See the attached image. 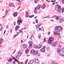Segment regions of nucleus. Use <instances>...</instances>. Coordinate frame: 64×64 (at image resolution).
<instances>
[{
    "instance_id": "obj_37",
    "label": "nucleus",
    "mask_w": 64,
    "mask_h": 64,
    "mask_svg": "<svg viewBox=\"0 0 64 64\" xmlns=\"http://www.w3.org/2000/svg\"><path fill=\"white\" fill-rule=\"evenodd\" d=\"M28 61V60L27 59L26 60V61L25 62V64H27V63Z\"/></svg>"
},
{
    "instance_id": "obj_63",
    "label": "nucleus",
    "mask_w": 64,
    "mask_h": 64,
    "mask_svg": "<svg viewBox=\"0 0 64 64\" xmlns=\"http://www.w3.org/2000/svg\"><path fill=\"white\" fill-rule=\"evenodd\" d=\"M46 1H47V2H50V1H48V0H46Z\"/></svg>"
},
{
    "instance_id": "obj_21",
    "label": "nucleus",
    "mask_w": 64,
    "mask_h": 64,
    "mask_svg": "<svg viewBox=\"0 0 64 64\" xmlns=\"http://www.w3.org/2000/svg\"><path fill=\"white\" fill-rule=\"evenodd\" d=\"M10 7H14V4H10Z\"/></svg>"
},
{
    "instance_id": "obj_58",
    "label": "nucleus",
    "mask_w": 64,
    "mask_h": 64,
    "mask_svg": "<svg viewBox=\"0 0 64 64\" xmlns=\"http://www.w3.org/2000/svg\"><path fill=\"white\" fill-rule=\"evenodd\" d=\"M13 63L14 64H16V63H15L14 62H13Z\"/></svg>"
},
{
    "instance_id": "obj_53",
    "label": "nucleus",
    "mask_w": 64,
    "mask_h": 64,
    "mask_svg": "<svg viewBox=\"0 0 64 64\" xmlns=\"http://www.w3.org/2000/svg\"><path fill=\"white\" fill-rule=\"evenodd\" d=\"M12 29H10V31L11 33H12Z\"/></svg>"
},
{
    "instance_id": "obj_52",
    "label": "nucleus",
    "mask_w": 64,
    "mask_h": 64,
    "mask_svg": "<svg viewBox=\"0 0 64 64\" xmlns=\"http://www.w3.org/2000/svg\"><path fill=\"white\" fill-rule=\"evenodd\" d=\"M27 27H26V28H24L23 29V30H25V29H27Z\"/></svg>"
},
{
    "instance_id": "obj_2",
    "label": "nucleus",
    "mask_w": 64,
    "mask_h": 64,
    "mask_svg": "<svg viewBox=\"0 0 64 64\" xmlns=\"http://www.w3.org/2000/svg\"><path fill=\"white\" fill-rule=\"evenodd\" d=\"M23 20L21 19V18H18V20H17V23L18 25H20V23L22 24V22H23Z\"/></svg>"
},
{
    "instance_id": "obj_50",
    "label": "nucleus",
    "mask_w": 64,
    "mask_h": 64,
    "mask_svg": "<svg viewBox=\"0 0 64 64\" xmlns=\"http://www.w3.org/2000/svg\"><path fill=\"white\" fill-rule=\"evenodd\" d=\"M14 26H15L16 25V23H15V22H14Z\"/></svg>"
},
{
    "instance_id": "obj_12",
    "label": "nucleus",
    "mask_w": 64,
    "mask_h": 64,
    "mask_svg": "<svg viewBox=\"0 0 64 64\" xmlns=\"http://www.w3.org/2000/svg\"><path fill=\"white\" fill-rule=\"evenodd\" d=\"M29 44L30 45L29 46V48H31L32 47V42H29Z\"/></svg>"
},
{
    "instance_id": "obj_59",
    "label": "nucleus",
    "mask_w": 64,
    "mask_h": 64,
    "mask_svg": "<svg viewBox=\"0 0 64 64\" xmlns=\"http://www.w3.org/2000/svg\"><path fill=\"white\" fill-rule=\"evenodd\" d=\"M16 1H18L19 2H20V0H16Z\"/></svg>"
},
{
    "instance_id": "obj_32",
    "label": "nucleus",
    "mask_w": 64,
    "mask_h": 64,
    "mask_svg": "<svg viewBox=\"0 0 64 64\" xmlns=\"http://www.w3.org/2000/svg\"><path fill=\"white\" fill-rule=\"evenodd\" d=\"M28 49H26V50L25 51V52L26 53V54H28Z\"/></svg>"
},
{
    "instance_id": "obj_31",
    "label": "nucleus",
    "mask_w": 64,
    "mask_h": 64,
    "mask_svg": "<svg viewBox=\"0 0 64 64\" xmlns=\"http://www.w3.org/2000/svg\"><path fill=\"white\" fill-rule=\"evenodd\" d=\"M59 55L60 56H62V57H64V54H61L60 53L59 54Z\"/></svg>"
},
{
    "instance_id": "obj_19",
    "label": "nucleus",
    "mask_w": 64,
    "mask_h": 64,
    "mask_svg": "<svg viewBox=\"0 0 64 64\" xmlns=\"http://www.w3.org/2000/svg\"><path fill=\"white\" fill-rule=\"evenodd\" d=\"M57 44V42H55L52 44V45L54 46H56V44Z\"/></svg>"
},
{
    "instance_id": "obj_34",
    "label": "nucleus",
    "mask_w": 64,
    "mask_h": 64,
    "mask_svg": "<svg viewBox=\"0 0 64 64\" xmlns=\"http://www.w3.org/2000/svg\"><path fill=\"white\" fill-rule=\"evenodd\" d=\"M34 16V15H32L29 16V18H32V17H33Z\"/></svg>"
},
{
    "instance_id": "obj_64",
    "label": "nucleus",
    "mask_w": 64,
    "mask_h": 64,
    "mask_svg": "<svg viewBox=\"0 0 64 64\" xmlns=\"http://www.w3.org/2000/svg\"><path fill=\"white\" fill-rule=\"evenodd\" d=\"M20 64H23V62H21L20 63Z\"/></svg>"
},
{
    "instance_id": "obj_9",
    "label": "nucleus",
    "mask_w": 64,
    "mask_h": 64,
    "mask_svg": "<svg viewBox=\"0 0 64 64\" xmlns=\"http://www.w3.org/2000/svg\"><path fill=\"white\" fill-rule=\"evenodd\" d=\"M57 52L58 53H60L61 52V48H58Z\"/></svg>"
},
{
    "instance_id": "obj_33",
    "label": "nucleus",
    "mask_w": 64,
    "mask_h": 64,
    "mask_svg": "<svg viewBox=\"0 0 64 64\" xmlns=\"http://www.w3.org/2000/svg\"><path fill=\"white\" fill-rule=\"evenodd\" d=\"M34 52V51L33 50H31V54H32V53H33V52Z\"/></svg>"
},
{
    "instance_id": "obj_46",
    "label": "nucleus",
    "mask_w": 64,
    "mask_h": 64,
    "mask_svg": "<svg viewBox=\"0 0 64 64\" xmlns=\"http://www.w3.org/2000/svg\"><path fill=\"white\" fill-rule=\"evenodd\" d=\"M38 56H40V54H38Z\"/></svg>"
},
{
    "instance_id": "obj_3",
    "label": "nucleus",
    "mask_w": 64,
    "mask_h": 64,
    "mask_svg": "<svg viewBox=\"0 0 64 64\" xmlns=\"http://www.w3.org/2000/svg\"><path fill=\"white\" fill-rule=\"evenodd\" d=\"M56 9L57 10L56 11H58V12L59 13L61 11V7L60 6L58 5H57V6L56 7Z\"/></svg>"
},
{
    "instance_id": "obj_8",
    "label": "nucleus",
    "mask_w": 64,
    "mask_h": 64,
    "mask_svg": "<svg viewBox=\"0 0 64 64\" xmlns=\"http://www.w3.org/2000/svg\"><path fill=\"white\" fill-rule=\"evenodd\" d=\"M25 13H26V17H28L29 16V13L28 12H26Z\"/></svg>"
},
{
    "instance_id": "obj_51",
    "label": "nucleus",
    "mask_w": 64,
    "mask_h": 64,
    "mask_svg": "<svg viewBox=\"0 0 64 64\" xmlns=\"http://www.w3.org/2000/svg\"><path fill=\"white\" fill-rule=\"evenodd\" d=\"M50 32H49L48 34V35H50Z\"/></svg>"
},
{
    "instance_id": "obj_60",
    "label": "nucleus",
    "mask_w": 64,
    "mask_h": 64,
    "mask_svg": "<svg viewBox=\"0 0 64 64\" xmlns=\"http://www.w3.org/2000/svg\"><path fill=\"white\" fill-rule=\"evenodd\" d=\"M16 62H17L18 63H20V62H18V61H17V60H16Z\"/></svg>"
},
{
    "instance_id": "obj_62",
    "label": "nucleus",
    "mask_w": 64,
    "mask_h": 64,
    "mask_svg": "<svg viewBox=\"0 0 64 64\" xmlns=\"http://www.w3.org/2000/svg\"><path fill=\"white\" fill-rule=\"evenodd\" d=\"M41 28H39V30H41Z\"/></svg>"
},
{
    "instance_id": "obj_29",
    "label": "nucleus",
    "mask_w": 64,
    "mask_h": 64,
    "mask_svg": "<svg viewBox=\"0 0 64 64\" xmlns=\"http://www.w3.org/2000/svg\"><path fill=\"white\" fill-rule=\"evenodd\" d=\"M8 12V10H6L5 11L6 14H5V16H6L7 14V13Z\"/></svg>"
},
{
    "instance_id": "obj_54",
    "label": "nucleus",
    "mask_w": 64,
    "mask_h": 64,
    "mask_svg": "<svg viewBox=\"0 0 64 64\" xmlns=\"http://www.w3.org/2000/svg\"><path fill=\"white\" fill-rule=\"evenodd\" d=\"M47 18V17H44L42 18V19H44V18Z\"/></svg>"
},
{
    "instance_id": "obj_47",
    "label": "nucleus",
    "mask_w": 64,
    "mask_h": 64,
    "mask_svg": "<svg viewBox=\"0 0 64 64\" xmlns=\"http://www.w3.org/2000/svg\"><path fill=\"white\" fill-rule=\"evenodd\" d=\"M18 57H20V56H21V55H20V54H18Z\"/></svg>"
},
{
    "instance_id": "obj_25",
    "label": "nucleus",
    "mask_w": 64,
    "mask_h": 64,
    "mask_svg": "<svg viewBox=\"0 0 64 64\" xmlns=\"http://www.w3.org/2000/svg\"><path fill=\"white\" fill-rule=\"evenodd\" d=\"M58 28H60V30H61V31H62L63 30V28L62 27L60 26H58Z\"/></svg>"
},
{
    "instance_id": "obj_15",
    "label": "nucleus",
    "mask_w": 64,
    "mask_h": 64,
    "mask_svg": "<svg viewBox=\"0 0 64 64\" xmlns=\"http://www.w3.org/2000/svg\"><path fill=\"white\" fill-rule=\"evenodd\" d=\"M41 8L42 9H44L45 8V5L43 4L42 6H41Z\"/></svg>"
},
{
    "instance_id": "obj_16",
    "label": "nucleus",
    "mask_w": 64,
    "mask_h": 64,
    "mask_svg": "<svg viewBox=\"0 0 64 64\" xmlns=\"http://www.w3.org/2000/svg\"><path fill=\"white\" fill-rule=\"evenodd\" d=\"M40 51H41L42 52H45V49L44 48H42V49H40Z\"/></svg>"
},
{
    "instance_id": "obj_24",
    "label": "nucleus",
    "mask_w": 64,
    "mask_h": 64,
    "mask_svg": "<svg viewBox=\"0 0 64 64\" xmlns=\"http://www.w3.org/2000/svg\"><path fill=\"white\" fill-rule=\"evenodd\" d=\"M3 43V39H0V45H1V43Z\"/></svg>"
},
{
    "instance_id": "obj_36",
    "label": "nucleus",
    "mask_w": 64,
    "mask_h": 64,
    "mask_svg": "<svg viewBox=\"0 0 64 64\" xmlns=\"http://www.w3.org/2000/svg\"><path fill=\"white\" fill-rule=\"evenodd\" d=\"M56 20H58V18H59V16H56Z\"/></svg>"
},
{
    "instance_id": "obj_61",
    "label": "nucleus",
    "mask_w": 64,
    "mask_h": 64,
    "mask_svg": "<svg viewBox=\"0 0 64 64\" xmlns=\"http://www.w3.org/2000/svg\"><path fill=\"white\" fill-rule=\"evenodd\" d=\"M16 51V50H15L14 51V52L13 53V54H14L15 53V52Z\"/></svg>"
},
{
    "instance_id": "obj_56",
    "label": "nucleus",
    "mask_w": 64,
    "mask_h": 64,
    "mask_svg": "<svg viewBox=\"0 0 64 64\" xmlns=\"http://www.w3.org/2000/svg\"><path fill=\"white\" fill-rule=\"evenodd\" d=\"M16 35H14V38L15 37H16Z\"/></svg>"
},
{
    "instance_id": "obj_18",
    "label": "nucleus",
    "mask_w": 64,
    "mask_h": 64,
    "mask_svg": "<svg viewBox=\"0 0 64 64\" xmlns=\"http://www.w3.org/2000/svg\"><path fill=\"white\" fill-rule=\"evenodd\" d=\"M23 47L24 48H27V46H26V44H24L23 45Z\"/></svg>"
},
{
    "instance_id": "obj_23",
    "label": "nucleus",
    "mask_w": 64,
    "mask_h": 64,
    "mask_svg": "<svg viewBox=\"0 0 64 64\" xmlns=\"http://www.w3.org/2000/svg\"><path fill=\"white\" fill-rule=\"evenodd\" d=\"M60 21V22H61V21H64V19L63 18H60L59 20Z\"/></svg>"
},
{
    "instance_id": "obj_41",
    "label": "nucleus",
    "mask_w": 64,
    "mask_h": 64,
    "mask_svg": "<svg viewBox=\"0 0 64 64\" xmlns=\"http://www.w3.org/2000/svg\"><path fill=\"white\" fill-rule=\"evenodd\" d=\"M18 54H20V55H21V54H21V53L19 52H18Z\"/></svg>"
},
{
    "instance_id": "obj_38",
    "label": "nucleus",
    "mask_w": 64,
    "mask_h": 64,
    "mask_svg": "<svg viewBox=\"0 0 64 64\" xmlns=\"http://www.w3.org/2000/svg\"><path fill=\"white\" fill-rule=\"evenodd\" d=\"M58 37L60 39H61L62 38V37L61 36H58Z\"/></svg>"
},
{
    "instance_id": "obj_5",
    "label": "nucleus",
    "mask_w": 64,
    "mask_h": 64,
    "mask_svg": "<svg viewBox=\"0 0 64 64\" xmlns=\"http://www.w3.org/2000/svg\"><path fill=\"white\" fill-rule=\"evenodd\" d=\"M42 47V46L41 44H40L39 46H35L34 48H36L40 49Z\"/></svg>"
},
{
    "instance_id": "obj_6",
    "label": "nucleus",
    "mask_w": 64,
    "mask_h": 64,
    "mask_svg": "<svg viewBox=\"0 0 64 64\" xmlns=\"http://www.w3.org/2000/svg\"><path fill=\"white\" fill-rule=\"evenodd\" d=\"M58 26H56L54 28L55 30H56V31L57 32H58L60 31V29H58Z\"/></svg>"
},
{
    "instance_id": "obj_28",
    "label": "nucleus",
    "mask_w": 64,
    "mask_h": 64,
    "mask_svg": "<svg viewBox=\"0 0 64 64\" xmlns=\"http://www.w3.org/2000/svg\"><path fill=\"white\" fill-rule=\"evenodd\" d=\"M34 12L35 13H37V9H36V8H35L34 9Z\"/></svg>"
},
{
    "instance_id": "obj_7",
    "label": "nucleus",
    "mask_w": 64,
    "mask_h": 64,
    "mask_svg": "<svg viewBox=\"0 0 64 64\" xmlns=\"http://www.w3.org/2000/svg\"><path fill=\"white\" fill-rule=\"evenodd\" d=\"M38 60V58H35V59L34 62L35 63L38 64L39 63V61Z\"/></svg>"
},
{
    "instance_id": "obj_40",
    "label": "nucleus",
    "mask_w": 64,
    "mask_h": 64,
    "mask_svg": "<svg viewBox=\"0 0 64 64\" xmlns=\"http://www.w3.org/2000/svg\"><path fill=\"white\" fill-rule=\"evenodd\" d=\"M38 36L39 39H40V38H41V36H40V35H38Z\"/></svg>"
},
{
    "instance_id": "obj_17",
    "label": "nucleus",
    "mask_w": 64,
    "mask_h": 64,
    "mask_svg": "<svg viewBox=\"0 0 64 64\" xmlns=\"http://www.w3.org/2000/svg\"><path fill=\"white\" fill-rule=\"evenodd\" d=\"M19 28H20V26H17L16 27L15 29L16 30H18V29Z\"/></svg>"
},
{
    "instance_id": "obj_45",
    "label": "nucleus",
    "mask_w": 64,
    "mask_h": 64,
    "mask_svg": "<svg viewBox=\"0 0 64 64\" xmlns=\"http://www.w3.org/2000/svg\"><path fill=\"white\" fill-rule=\"evenodd\" d=\"M36 23H38V20H36Z\"/></svg>"
},
{
    "instance_id": "obj_26",
    "label": "nucleus",
    "mask_w": 64,
    "mask_h": 64,
    "mask_svg": "<svg viewBox=\"0 0 64 64\" xmlns=\"http://www.w3.org/2000/svg\"><path fill=\"white\" fill-rule=\"evenodd\" d=\"M2 26L1 25V24H0V31H2Z\"/></svg>"
},
{
    "instance_id": "obj_30",
    "label": "nucleus",
    "mask_w": 64,
    "mask_h": 64,
    "mask_svg": "<svg viewBox=\"0 0 64 64\" xmlns=\"http://www.w3.org/2000/svg\"><path fill=\"white\" fill-rule=\"evenodd\" d=\"M38 1H39V0H34V3L35 4L37 3Z\"/></svg>"
},
{
    "instance_id": "obj_55",
    "label": "nucleus",
    "mask_w": 64,
    "mask_h": 64,
    "mask_svg": "<svg viewBox=\"0 0 64 64\" xmlns=\"http://www.w3.org/2000/svg\"><path fill=\"white\" fill-rule=\"evenodd\" d=\"M20 7H21L20 6L18 7V9H17V10H18L19 9V8H20Z\"/></svg>"
},
{
    "instance_id": "obj_14",
    "label": "nucleus",
    "mask_w": 64,
    "mask_h": 64,
    "mask_svg": "<svg viewBox=\"0 0 64 64\" xmlns=\"http://www.w3.org/2000/svg\"><path fill=\"white\" fill-rule=\"evenodd\" d=\"M54 35H58V36H59L60 35V34L59 33H56V32H55L54 34Z\"/></svg>"
},
{
    "instance_id": "obj_27",
    "label": "nucleus",
    "mask_w": 64,
    "mask_h": 64,
    "mask_svg": "<svg viewBox=\"0 0 64 64\" xmlns=\"http://www.w3.org/2000/svg\"><path fill=\"white\" fill-rule=\"evenodd\" d=\"M62 53H64V48H62Z\"/></svg>"
},
{
    "instance_id": "obj_42",
    "label": "nucleus",
    "mask_w": 64,
    "mask_h": 64,
    "mask_svg": "<svg viewBox=\"0 0 64 64\" xmlns=\"http://www.w3.org/2000/svg\"><path fill=\"white\" fill-rule=\"evenodd\" d=\"M19 31H20V33H23V32L21 31V30H19Z\"/></svg>"
},
{
    "instance_id": "obj_13",
    "label": "nucleus",
    "mask_w": 64,
    "mask_h": 64,
    "mask_svg": "<svg viewBox=\"0 0 64 64\" xmlns=\"http://www.w3.org/2000/svg\"><path fill=\"white\" fill-rule=\"evenodd\" d=\"M34 62V60H31L30 61L29 63L30 64H32Z\"/></svg>"
},
{
    "instance_id": "obj_39",
    "label": "nucleus",
    "mask_w": 64,
    "mask_h": 64,
    "mask_svg": "<svg viewBox=\"0 0 64 64\" xmlns=\"http://www.w3.org/2000/svg\"><path fill=\"white\" fill-rule=\"evenodd\" d=\"M44 42H46V38H44Z\"/></svg>"
},
{
    "instance_id": "obj_57",
    "label": "nucleus",
    "mask_w": 64,
    "mask_h": 64,
    "mask_svg": "<svg viewBox=\"0 0 64 64\" xmlns=\"http://www.w3.org/2000/svg\"><path fill=\"white\" fill-rule=\"evenodd\" d=\"M56 15H55V16H53L54 17H55V18H56Z\"/></svg>"
},
{
    "instance_id": "obj_4",
    "label": "nucleus",
    "mask_w": 64,
    "mask_h": 64,
    "mask_svg": "<svg viewBox=\"0 0 64 64\" xmlns=\"http://www.w3.org/2000/svg\"><path fill=\"white\" fill-rule=\"evenodd\" d=\"M11 56H12V57L10 58L9 60H8V62H11L12 61V60H13V59H14V58H15L13 57L11 55Z\"/></svg>"
},
{
    "instance_id": "obj_44",
    "label": "nucleus",
    "mask_w": 64,
    "mask_h": 64,
    "mask_svg": "<svg viewBox=\"0 0 64 64\" xmlns=\"http://www.w3.org/2000/svg\"><path fill=\"white\" fill-rule=\"evenodd\" d=\"M50 48H49V47H48L46 48V49L47 50H49Z\"/></svg>"
},
{
    "instance_id": "obj_49",
    "label": "nucleus",
    "mask_w": 64,
    "mask_h": 64,
    "mask_svg": "<svg viewBox=\"0 0 64 64\" xmlns=\"http://www.w3.org/2000/svg\"><path fill=\"white\" fill-rule=\"evenodd\" d=\"M8 28V26H6V29H7V28Z\"/></svg>"
},
{
    "instance_id": "obj_20",
    "label": "nucleus",
    "mask_w": 64,
    "mask_h": 64,
    "mask_svg": "<svg viewBox=\"0 0 64 64\" xmlns=\"http://www.w3.org/2000/svg\"><path fill=\"white\" fill-rule=\"evenodd\" d=\"M37 53H38V52H35L34 51L33 53V55H36Z\"/></svg>"
},
{
    "instance_id": "obj_43",
    "label": "nucleus",
    "mask_w": 64,
    "mask_h": 64,
    "mask_svg": "<svg viewBox=\"0 0 64 64\" xmlns=\"http://www.w3.org/2000/svg\"><path fill=\"white\" fill-rule=\"evenodd\" d=\"M14 60H15L13 62H16V61H17V60H16L15 59V58H14Z\"/></svg>"
},
{
    "instance_id": "obj_10",
    "label": "nucleus",
    "mask_w": 64,
    "mask_h": 64,
    "mask_svg": "<svg viewBox=\"0 0 64 64\" xmlns=\"http://www.w3.org/2000/svg\"><path fill=\"white\" fill-rule=\"evenodd\" d=\"M38 26L36 25V28L37 29H38V28H38L37 27V26H38V27H39L40 26H41V23H40L38 24Z\"/></svg>"
},
{
    "instance_id": "obj_35",
    "label": "nucleus",
    "mask_w": 64,
    "mask_h": 64,
    "mask_svg": "<svg viewBox=\"0 0 64 64\" xmlns=\"http://www.w3.org/2000/svg\"><path fill=\"white\" fill-rule=\"evenodd\" d=\"M64 12V8H63L62 9V13H63Z\"/></svg>"
},
{
    "instance_id": "obj_48",
    "label": "nucleus",
    "mask_w": 64,
    "mask_h": 64,
    "mask_svg": "<svg viewBox=\"0 0 64 64\" xmlns=\"http://www.w3.org/2000/svg\"><path fill=\"white\" fill-rule=\"evenodd\" d=\"M6 30H5V31H4V35L5 34V32H6Z\"/></svg>"
},
{
    "instance_id": "obj_11",
    "label": "nucleus",
    "mask_w": 64,
    "mask_h": 64,
    "mask_svg": "<svg viewBox=\"0 0 64 64\" xmlns=\"http://www.w3.org/2000/svg\"><path fill=\"white\" fill-rule=\"evenodd\" d=\"M18 14V13L17 12H14L13 14V15L14 17H16L17 16V14Z\"/></svg>"
},
{
    "instance_id": "obj_22",
    "label": "nucleus",
    "mask_w": 64,
    "mask_h": 64,
    "mask_svg": "<svg viewBox=\"0 0 64 64\" xmlns=\"http://www.w3.org/2000/svg\"><path fill=\"white\" fill-rule=\"evenodd\" d=\"M40 7H41V6L40 5H38V6L36 7V9H37L38 10H39V9H40Z\"/></svg>"
},
{
    "instance_id": "obj_1",
    "label": "nucleus",
    "mask_w": 64,
    "mask_h": 64,
    "mask_svg": "<svg viewBox=\"0 0 64 64\" xmlns=\"http://www.w3.org/2000/svg\"><path fill=\"white\" fill-rule=\"evenodd\" d=\"M54 41V38L52 37H50L48 40V41L47 43L49 44H52L53 43L52 41Z\"/></svg>"
}]
</instances>
